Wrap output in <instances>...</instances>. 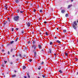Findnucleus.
Listing matches in <instances>:
<instances>
[{
	"instance_id": "1",
	"label": "nucleus",
	"mask_w": 78,
	"mask_h": 78,
	"mask_svg": "<svg viewBox=\"0 0 78 78\" xmlns=\"http://www.w3.org/2000/svg\"><path fill=\"white\" fill-rule=\"evenodd\" d=\"M77 24L76 21L73 22V23L72 24V26L73 27V28L75 30H76V27H77Z\"/></svg>"
},
{
	"instance_id": "2",
	"label": "nucleus",
	"mask_w": 78,
	"mask_h": 78,
	"mask_svg": "<svg viewBox=\"0 0 78 78\" xmlns=\"http://www.w3.org/2000/svg\"><path fill=\"white\" fill-rule=\"evenodd\" d=\"M20 18V17H19V16H15L13 19L14 21H18V20H19Z\"/></svg>"
},
{
	"instance_id": "3",
	"label": "nucleus",
	"mask_w": 78,
	"mask_h": 78,
	"mask_svg": "<svg viewBox=\"0 0 78 78\" xmlns=\"http://www.w3.org/2000/svg\"><path fill=\"white\" fill-rule=\"evenodd\" d=\"M34 48V50H35V49H36V48H37V45L33 44L31 48Z\"/></svg>"
},
{
	"instance_id": "4",
	"label": "nucleus",
	"mask_w": 78,
	"mask_h": 78,
	"mask_svg": "<svg viewBox=\"0 0 78 78\" xmlns=\"http://www.w3.org/2000/svg\"><path fill=\"white\" fill-rule=\"evenodd\" d=\"M31 24V23H27V27H30V25Z\"/></svg>"
},
{
	"instance_id": "5",
	"label": "nucleus",
	"mask_w": 78,
	"mask_h": 78,
	"mask_svg": "<svg viewBox=\"0 0 78 78\" xmlns=\"http://www.w3.org/2000/svg\"><path fill=\"white\" fill-rule=\"evenodd\" d=\"M26 73L27 74V75L28 76V78H30V75H29V72L27 71V72Z\"/></svg>"
},
{
	"instance_id": "6",
	"label": "nucleus",
	"mask_w": 78,
	"mask_h": 78,
	"mask_svg": "<svg viewBox=\"0 0 78 78\" xmlns=\"http://www.w3.org/2000/svg\"><path fill=\"white\" fill-rule=\"evenodd\" d=\"M21 11V8H19V9L16 11V12H17V13H19V11Z\"/></svg>"
},
{
	"instance_id": "7",
	"label": "nucleus",
	"mask_w": 78,
	"mask_h": 78,
	"mask_svg": "<svg viewBox=\"0 0 78 78\" xmlns=\"http://www.w3.org/2000/svg\"><path fill=\"white\" fill-rule=\"evenodd\" d=\"M38 48H39V49H41L42 48V46H41V45L39 44L38 45Z\"/></svg>"
},
{
	"instance_id": "8",
	"label": "nucleus",
	"mask_w": 78,
	"mask_h": 78,
	"mask_svg": "<svg viewBox=\"0 0 78 78\" xmlns=\"http://www.w3.org/2000/svg\"><path fill=\"white\" fill-rule=\"evenodd\" d=\"M19 0H15V3H17V4H18V3H19V2H20Z\"/></svg>"
},
{
	"instance_id": "9",
	"label": "nucleus",
	"mask_w": 78,
	"mask_h": 78,
	"mask_svg": "<svg viewBox=\"0 0 78 78\" xmlns=\"http://www.w3.org/2000/svg\"><path fill=\"white\" fill-rule=\"evenodd\" d=\"M8 23V21H6L4 23H3V27H5V25H6V23Z\"/></svg>"
},
{
	"instance_id": "10",
	"label": "nucleus",
	"mask_w": 78,
	"mask_h": 78,
	"mask_svg": "<svg viewBox=\"0 0 78 78\" xmlns=\"http://www.w3.org/2000/svg\"><path fill=\"white\" fill-rule=\"evenodd\" d=\"M34 56L35 58H36V51H35L34 52Z\"/></svg>"
},
{
	"instance_id": "11",
	"label": "nucleus",
	"mask_w": 78,
	"mask_h": 78,
	"mask_svg": "<svg viewBox=\"0 0 78 78\" xmlns=\"http://www.w3.org/2000/svg\"><path fill=\"white\" fill-rule=\"evenodd\" d=\"M72 6V5H70L68 6V9H69V8H70Z\"/></svg>"
},
{
	"instance_id": "12",
	"label": "nucleus",
	"mask_w": 78,
	"mask_h": 78,
	"mask_svg": "<svg viewBox=\"0 0 78 78\" xmlns=\"http://www.w3.org/2000/svg\"><path fill=\"white\" fill-rule=\"evenodd\" d=\"M62 13H64L65 12V10L62 9L61 11Z\"/></svg>"
},
{
	"instance_id": "13",
	"label": "nucleus",
	"mask_w": 78,
	"mask_h": 78,
	"mask_svg": "<svg viewBox=\"0 0 78 78\" xmlns=\"http://www.w3.org/2000/svg\"><path fill=\"white\" fill-rule=\"evenodd\" d=\"M59 72L60 73H63V71H62L61 70H60L59 71Z\"/></svg>"
},
{
	"instance_id": "14",
	"label": "nucleus",
	"mask_w": 78,
	"mask_h": 78,
	"mask_svg": "<svg viewBox=\"0 0 78 78\" xmlns=\"http://www.w3.org/2000/svg\"><path fill=\"white\" fill-rule=\"evenodd\" d=\"M51 50H52L51 49V48H50L49 49V51L50 53H51Z\"/></svg>"
},
{
	"instance_id": "15",
	"label": "nucleus",
	"mask_w": 78,
	"mask_h": 78,
	"mask_svg": "<svg viewBox=\"0 0 78 78\" xmlns=\"http://www.w3.org/2000/svg\"><path fill=\"white\" fill-rule=\"evenodd\" d=\"M14 42V41H12L10 42V43L11 44H13Z\"/></svg>"
},
{
	"instance_id": "16",
	"label": "nucleus",
	"mask_w": 78,
	"mask_h": 78,
	"mask_svg": "<svg viewBox=\"0 0 78 78\" xmlns=\"http://www.w3.org/2000/svg\"><path fill=\"white\" fill-rule=\"evenodd\" d=\"M39 11L41 13L43 12L44 13V12H43V10L42 9H40L39 10Z\"/></svg>"
},
{
	"instance_id": "17",
	"label": "nucleus",
	"mask_w": 78,
	"mask_h": 78,
	"mask_svg": "<svg viewBox=\"0 0 78 78\" xmlns=\"http://www.w3.org/2000/svg\"><path fill=\"white\" fill-rule=\"evenodd\" d=\"M58 43V44H60L61 43V42L60 41H59V40H57L56 41Z\"/></svg>"
},
{
	"instance_id": "18",
	"label": "nucleus",
	"mask_w": 78,
	"mask_h": 78,
	"mask_svg": "<svg viewBox=\"0 0 78 78\" xmlns=\"http://www.w3.org/2000/svg\"><path fill=\"white\" fill-rule=\"evenodd\" d=\"M18 39H19V38H18V37H17L15 39V42H17V41H18Z\"/></svg>"
},
{
	"instance_id": "19",
	"label": "nucleus",
	"mask_w": 78,
	"mask_h": 78,
	"mask_svg": "<svg viewBox=\"0 0 78 78\" xmlns=\"http://www.w3.org/2000/svg\"><path fill=\"white\" fill-rule=\"evenodd\" d=\"M12 77H16V74H14L13 75H12Z\"/></svg>"
},
{
	"instance_id": "20",
	"label": "nucleus",
	"mask_w": 78,
	"mask_h": 78,
	"mask_svg": "<svg viewBox=\"0 0 78 78\" xmlns=\"http://www.w3.org/2000/svg\"><path fill=\"white\" fill-rule=\"evenodd\" d=\"M10 45H11V43H8L7 44V46L8 47V46H10Z\"/></svg>"
},
{
	"instance_id": "21",
	"label": "nucleus",
	"mask_w": 78,
	"mask_h": 78,
	"mask_svg": "<svg viewBox=\"0 0 78 78\" xmlns=\"http://www.w3.org/2000/svg\"><path fill=\"white\" fill-rule=\"evenodd\" d=\"M65 16L66 17H68V16H69V15L68 14V13H66V15H65Z\"/></svg>"
},
{
	"instance_id": "22",
	"label": "nucleus",
	"mask_w": 78,
	"mask_h": 78,
	"mask_svg": "<svg viewBox=\"0 0 78 78\" xmlns=\"http://www.w3.org/2000/svg\"><path fill=\"white\" fill-rule=\"evenodd\" d=\"M32 44H36V41H33Z\"/></svg>"
},
{
	"instance_id": "23",
	"label": "nucleus",
	"mask_w": 78,
	"mask_h": 78,
	"mask_svg": "<svg viewBox=\"0 0 78 78\" xmlns=\"http://www.w3.org/2000/svg\"><path fill=\"white\" fill-rule=\"evenodd\" d=\"M26 69V66H23V69Z\"/></svg>"
},
{
	"instance_id": "24",
	"label": "nucleus",
	"mask_w": 78,
	"mask_h": 78,
	"mask_svg": "<svg viewBox=\"0 0 78 78\" xmlns=\"http://www.w3.org/2000/svg\"><path fill=\"white\" fill-rule=\"evenodd\" d=\"M1 66L2 67H4V64H3V63H2L1 65Z\"/></svg>"
},
{
	"instance_id": "25",
	"label": "nucleus",
	"mask_w": 78,
	"mask_h": 78,
	"mask_svg": "<svg viewBox=\"0 0 78 78\" xmlns=\"http://www.w3.org/2000/svg\"><path fill=\"white\" fill-rule=\"evenodd\" d=\"M63 33H66V31H67V30H63Z\"/></svg>"
},
{
	"instance_id": "26",
	"label": "nucleus",
	"mask_w": 78,
	"mask_h": 78,
	"mask_svg": "<svg viewBox=\"0 0 78 78\" xmlns=\"http://www.w3.org/2000/svg\"><path fill=\"white\" fill-rule=\"evenodd\" d=\"M69 55V54L67 53L66 52L65 53V55L66 56H68V55Z\"/></svg>"
},
{
	"instance_id": "27",
	"label": "nucleus",
	"mask_w": 78,
	"mask_h": 78,
	"mask_svg": "<svg viewBox=\"0 0 78 78\" xmlns=\"http://www.w3.org/2000/svg\"><path fill=\"white\" fill-rule=\"evenodd\" d=\"M10 64L11 65H12V64H13V62H10Z\"/></svg>"
},
{
	"instance_id": "28",
	"label": "nucleus",
	"mask_w": 78,
	"mask_h": 78,
	"mask_svg": "<svg viewBox=\"0 0 78 78\" xmlns=\"http://www.w3.org/2000/svg\"><path fill=\"white\" fill-rule=\"evenodd\" d=\"M53 43L52 42H50V45H53Z\"/></svg>"
},
{
	"instance_id": "29",
	"label": "nucleus",
	"mask_w": 78,
	"mask_h": 78,
	"mask_svg": "<svg viewBox=\"0 0 78 78\" xmlns=\"http://www.w3.org/2000/svg\"><path fill=\"white\" fill-rule=\"evenodd\" d=\"M41 51H45V50H44V49H42L41 50Z\"/></svg>"
},
{
	"instance_id": "30",
	"label": "nucleus",
	"mask_w": 78,
	"mask_h": 78,
	"mask_svg": "<svg viewBox=\"0 0 78 78\" xmlns=\"http://www.w3.org/2000/svg\"><path fill=\"white\" fill-rule=\"evenodd\" d=\"M44 62H41V63H40V64H41V65L43 64H44Z\"/></svg>"
},
{
	"instance_id": "31",
	"label": "nucleus",
	"mask_w": 78,
	"mask_h": 78,
	"mask_svg": "<svg viewBox=\"0 0 78 78\" xmlns=\"http://www.w3.org/2000/svg\"><path fill=\"white\" fill-rule=\"evenodd\" d=\"M12 51H13V49L12 48L10 51V52H11V53H12Z\"/></svg>"
},
{
	"instance_id": "32",
	"label": "nucleus",
	"mask_w": 78,
	"mask_h": 78,
	"mask_svg": "<svg viewBox=\"0 0 78 78\" xmlns=\"http://www.w3.org/2000/svg\"><path fill=\"white\" fill-rule=\"evenodd\" d=\"M21 33H22V34H23V33H24V31H23V30H22V31H21Z\"/></svg>"
},
{
	"instance_id": "33",
	"label": "nucleus",
	"mask_w": 78,
	"mask_h": 78,
	"mask_svg": "<svg viewBox=\"0 0 78 78\" xmlns=\"http://www.w3.org/2000/svg\"><path fill=\"white\" fill-rule=\"evenodd\" d=\"M23 12H24V11H21H21H20V13H23Z\"/></svg>"
},
{
	"instance_id": "34",
	"label": "nucleus",
	"mask_w": 78,
	"mask_h": 78,
	"mask_svg": "<svg viewBox=\"0 0 78 78\" xmlns=\"http://www.w3.org/2000/svg\"><path fill=\"white\" fill-rule=\"evenodd\" d=\"M45 34L47 36H48V33H47V32H46Z\"/></svg>"
},
{
	"instance_id": "35",
	"label": "nucleus",
	"mask_w": 78,
	"mask_h": 78,
	"mask_svg": "<svg viewBox=\"0 0 78 78\" xmlns=\"http://www.w3.org/2000/svg\"><path fill=\"white\" fill-rule=\"evenodd\" d=\"M29 61H30V62H31L32 61V60L31 59H29Z\"/></svg>"
},
{
	"instance_id": "36",
	"label": "nucleus",
	"mask_w": 78,
	"mask_h": 78,
	"mask_svg": "<svg viewBox=\"0 0 78 78\" xmlns=\"http://www.w3.org/2000/svg\"><path fill=\"white\" fill-rule=\"evenodd\" d=\"M4 62H5V64H6V63H7V61H4Z\"/></svg>"
},
{
	"instance_id": "37",
	"label": "nucleus",
	"mask_w": 78,
	"mask_h": 78,
	"mask_svg": "<svg viewBox=\"0 0 78 78\" xmlns=\"http://www.w3.org/2000/svg\"><path fill=\"white\" fill-rule=\"evenodd\" d=\"M14 31V28H12V31Z\"/></svg>"
},
{
	"instance_id": "38",
	"label": "nucleus",
	"mask_w": 78,
	"mask_h": 78,
	"mask_svg": "<svg viewBox=\"0 0 78 78\" xmlns=\"http://www.w3.org/2000/svg\"><path fill=\"white\" fill-rule=\"evenodd\" d=\"M2 51L3 52L4 51H5V50L3 49H2Z\"/></svg>"
},
{
	"instance_id": "39",
	"label": "nucleus",
	"mask_w": 78,
	"mask_h": 78,
	"mask_svg": "<svg viewBox=\"0 0 78 78\" xmlns=\"http://www.w3.org/2000/svg\"><path fill=\"white\" fill-rule=\"evenodd\" d=\"M5 9H6V10H7V8H8V7H7V6L5 7Z\"/></svg>"
},
{
	"instance_id": "40",
	"label": "nucleus",
	"mask_w": 78,
	"mask_h": 78,
	"mask_svg": "<svg viewBox=\"0 0 78 78\" xmlns=\"http://www.w3.org/2000/svg\"><path fill=\"white\" fill-rule=\"evenodd\" d=\"M19 56H20V57H22V55H21V54H20L19 55Z\"/></svg>"
},
{
	"instance_id": "41",
	"label": "nucleus",
	"mask_w": 78,
	"mask_h": 78,
	"mask_svg": "<svg viewBox=\"0 0 78 78\" xmlns=\"http://www.w3.org/2000/svg\"><path fill=\"white\" fill-rule=\"evenodd\" d=\"M78 58H76V59H75V60L76 61H78Z\"/></svg>"
},
{
	"instance_id": "42",
	"label": "nucleus",
	"mask_w": 78,
	"mask_h": 78,
	"mask_svg": "<svg viewBox=\"0 0 78 78\" xmlns=\"http://www.w3.org/2000/svg\"><path fill=\"white\" fill-rule=\"evenodd\" d=\"M30 41H28V43L29 44H30Z\"/></svg>"
},
{
	"instance_id": "43",
	"label": "nucleus",
	"mask_w": 78,
	"mask_h": 78,
	"mask_svg": "<svg viewBox=\"0 0 78 78\" xmlns=\"http://www.w3.org/2000/svg\"><path fill=\"white\" fill-rule=\"evenodd\" d=\"M8 55H9V51H8Z\"/></svg>"
},
{
	"instance_id": "44",
	"label": "nucleus",
	"mask_w": 78,
	"mask_h": 78,
	"mask_svg": "<svg viewBox=\"0 0 78 78\" xmlns=\"http://www.w3.org/2000/svg\"><path fill=\"white\" fill-rule=\"evenodd\" d=\"M36 9H34V12H36Z\"/></svg>"
},
{
	"instance_id": "45",
	"label": "nucleus",
	"mask_w": 78,
	"mask_h": 78,
	"mask_svg": "<svg viewBox=\"0 0 78 78\" xmlns=\"http://www.w3.org/2000/svg\"><path fill=\"white\" fill-rule=\"evenodd\" d=\"M42 77L43 78H45V76H44V75H42Z\"/></svg>"
},
{
	"instance_id": "46",
	"label": "nucleus",
	"mask_w": 78,
	"mask_h": 78,
	"mask_svg": "<svg viewBox=\"0 0 78 78\" xmlns=\"http://www.w3.org/2000/svg\"><path fill=\"white\" fill-rule=\"evenodd\" d=\"M44 23H47V22H46V21H44Z\"/></svg>"
},
{
	"instance_id": "47",
	"label": "nucleus",
	"mask_w": 78,
	"mask_h": 78,
	"mask_svg": "<svg viewBox=\"0 0 78 78\" xmlns=\"http://www.w3.org/2000/svg\"><path fill=\"white\" fill-rule=\"evenodd\" d=\"M32 34H34V32H33Z\"/></svg>"
},
{
	"instance_id": "48",
	"label": "nucleus",
	"mask_w": 78,
	"mask_h": 78,
	"mask_svg": "<svg viewBox=\"0 0 78 78\" xmlns=\"http://www.w3.org/2000/svg\"><path fill=\"white\" fill-rule=\"evenodd\" d=\"M38 69L39 70H40L41 69V67H40V68H38Z\"/></svg>"
},
{
	"instance_id": "49",
	"label": "nucleus",
	"mask_w": 78,
	"mask_h": 78,
	"mask_svg": "<svg viewBox=\"0 0 78 78\" xmlns=\"http://www.w3.org/2000/svg\"><path fill=\"white\" fill-rule=\"evenodd\" d=\"M54 55L55 57H56V54H54Z\"/></svg>"
},
{
	"instance_id": "50",
	"label": "nucleus",
	"mask_w": 78,
	"mask_h": 78,
	"mask_svg": "<svg viewBox=\"0 0 78 78\" xmlns=\"http://www.w3.org/2000/svg\"><path fill=\"white\" fill-rule=\"evenodd\" d=\"M16 30H19V28H16Z\"/></svg>"
},
{
	"instance_id": "51",
	"label": "nucleus",
	"mask_w": 78,
	"mask_h": 78,
	"mask_svg": "<svg viewBox=\"0 0 78 78\" xmlns=\"http://www.w3.org/2000/svg\"><path fill=\"white\" fill-rule=\"evenodd\" d=\"M12 57H15V55H12Z\"/></svg>"
},
{
	"instance_id": "52",
	"label": "nucleus",
	"mask_w": 78,
	"mask_h": 78,
	"mask_svg": "<svg viewBox=\"0 0 78 78\" xmlns=\"http://www.w3.org/2000/svg\"><path fill=\"white\" fill-rule=\"evenodd\" d=\"M24 78H27V76H24Z\"/></svg>"
},
{
	"instance_id": "53",
	"label": "nucleus",
	"mask_w": 78,
	"mask_h": 78,
	"mask_svg": "<svg viewBox=\"0 0 78 78\" xmlns=\"http://www.w3.org/2000/svg\"><path fill=\"white\" fill-rule=\"evenodd\" d=\"M57 37H55V39H56V38H57Z\"/></svg>"
},
{
	"instance_id": "54",
	"label": "nucleus",
	"mask_w": 78,
	"mask_h": 78,
	"mask_svg": "<svg viewBox=\"0 0 78 78\" xmlns=\"http://www.w3.org/2000/svg\"><path fill=\"white\" fill-rule=\"evenodd\" d=\"M7 7L6 5H5V6H4L5 8V7Z\"/></svg>"
},
{
	"instance_id": "55",
	"label": "nucleus",
	"mask_w": 78,
	"mask_h": 78,
	"mask_svg": "<svg viewBox=\"0 0 78 78\" xmlns=\"http://www.w3.org/2000/svg\"><path fill=\"white\" fill-rule=\"evenodd\" d=\"M14 72H17V71H16V70H14Z\"/></svg>"
},
{
	"instance_id": "56",
	"label": "nucleus",
	"mask_w": 78,
	"mask_h": 78,
	"mask_svg": "<svg viewBox=\"0 0 78 78\" xmlns=\"http://www.w3.org/2000/svg\"><path fill=\"white\" fill-rule=\"evenodd\" d=\"M30 5L31 6H32L33 5V4H30Z\"/></svg>"
},
{
	"instance_id": "57",
	"label": "nucleus",
	"mask_w": 78,
	"mask_h": 78,
	"mask_svg": "<svg viewBox=\"0 0 78 78\" xmlns=\"http://www.w3.org/2000/svg\"><path fill=\"white\" fill-rule=\"evenodd\" d=\"M7 19H8V20H9V18H8Z\"/></svg>"
},
{
	"instance_id": "58",
	"label": "nucleus",
	"mask_w": 78,
	"mask_h": 78,
	"mask_svg": "<svg viewBox=\"0 0 78 78\" xmlns=\"http://www.w3.org/2000/svg\"><path fill=\"white\" fill-rule=\"evenodd\" d=\"M71 2H73V0H71Z\"/></svg>"
},
{
	"instance_id": "59",
	"label": "nucleus",
	"mask_w": 78,
	"mask_h": 78,
	"mask_svg": "<svg viewBox=\"0 0 78 78\" xmlns=\"http://www.w3.org/2000/svg\"><path fill=\"white\" fill-rule=\"evenodd\" d=\"M74 53H75V54L76 53H75V51H74Z\"/></svg>"
},
{
	"instance_id": "60",
	"label": "nucleus",
	"mask_w": 78,
	"mask_h": 78,
	"mask_svg": "<svg viewBox=\"0 0 78 78\" xmlns=\"http://www.w3.org/2000/svg\"><path fill=\"white\" fill-rule=\"evenodd\" d=\"M62 7H61L60 8H61V9H62Z\"/></svg>"
},
{
	"instance_id": "61",
	"label": "nucleus",
	"mask_w": 78,
	"mask_h": 78,
	"mask_svg": "<svg viewBox=\"0 0 78 78\" xmlns=\"http://www.w3.org/2000/svg\"><path fill=\"white\" fill-rule=\"evenodd\" d=\"M57 30H59V28H57Z\"/></svg>"
},
{
	"instance_id": "62",
	"label": "nucleus",
	"mask_w": 78,
	"mask_h": 78,
	"mask_svg": "<svg viewBox=\"0 0 78 78\" xmlns=\"http://www.w3.org/2000/svg\"><path fill=\"white\" fill-rule=\"evenodd\" d=\"M13 14L12 15V16H13Z\"/></svg>"
},
{
	"instance_id": "63",
	"label": "nucleus",
	"mask_w": 78,
	"mask_h": 78,
	"mask_svg": "<svg viewBox=\"0 0 78 78\" xmlns=\"http://www.w3.org/2000/svg\"><path fill=\"white\" fill-rule=\"evenodd\" d=\"M77 73V75L78 74V72Z\"/></svg>"
},
{
	"instance_id": "64",
	"label": "nucleus",
	"mask_w": 78,
	"mask_h": 78,
	"mask_svg": "<svg viewBox=\"0 0 78 78\" xmlns=\"http://www.w3.org/2000/svg\"><path fill=\"white\" fill-rule=\"evenodd\" d=\"M9 22H10V20H9Z\"/></svg>"
}]
</instances>
